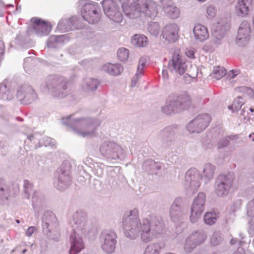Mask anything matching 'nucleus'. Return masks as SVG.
Masks as SVG:
<instances>
[{"label":"nucleus","mask_w":254,"mask_h":254,"mask_svg":"<svg viewBox=\"0 0 254 254\" xmlns=\"http://www.w3.org/2000/svg\"><path fill=\"white\" fill-rule=\"evenodd\" d=\"M63 124L71 128L77 135L85 137L95 134L100 126V121L91 117L75 118L74 115L62 118Z\"/></svg>","instance_id":"obj_1"},{"label":"nucleus","mask_w":254,"mask_h":254,"mask_svg":"<svg viewBox=\"0 0 254 254\" xmlns=\"http://www.w3.org/2000/svg\"><path fill=\"white\" fill-rule=\"evenodd\" d=\"M123 11L131 19L137 18L142 15L153 19L158 13L156 3L148 0H136V2L130 6L123 2Z\"/></svg>","instance_id":"obj_2"},{"label":"nucleus","mask_w":254,"mask_h":254,"mask_svg":"<svg viewBox=\"0 0 254 254\" xmlns=\"http://www.w3.org/2000/svg\"><path fill=\"white\" fill-rule=\"evenodd\" d=\"M190 105V99L186 92L172 94L167 99L166 104L162 107V111L167 115L175 114L186 109Z\"/></svg>","instance_id":"obj_3"},{"label":"nucleus","mask_w":254,"mask_h":254,"mask_svg":"<svg viewBox=\"0 0 254 254\" xmlns=\"http://www.w3.org/2000/svg\"><path fill=\"white\" fill-rule=\"evenodd\" d=\"M76 4L81 6L83 18L90 24L97 23L101 19L100 8L97 2L90 0H79Z\"/></svg>","instance_id":"obj_4"},{"label":"nucleus","mask_w":254,"mask_h":254,"mask_svg":"<svg viewBox=\"0 0 254 254\" xmlns=\"http://www.w3.org/2000/svg\"><path fill=\"white\" fill-rule=\"evenodd\" d=\"M46 86L55 98H63L67 95L66 81L62 76L50 75L46 78Z\"/></svg>","instance_id":"obj_5"},{"label":"nucleus","mask_w":254,"mask_h":254,"mask_svg":"<svg viewBox=\"0 0 254 254\" xmlns=\"http://www.w3.org/2000/svg\"><path fill=\"white\" fill-rule=\"evenodd\" d=\"M100 152L108 161L122 159L125 157L124 149L116 142L110 140L105 141L101 144Z\"/></svg>","instance_id":"obj_6"},{"label":"nucleus","mask_w":254,"mask_h":254,"mask_svg":"<svg viewBox=\"0 0 254 254\" xmlns=\"http://www.w3.org/2000/svg\"><path fill=\"white\" fill-rule=\"evenodd\" d=\"M70 169V163L64 161L57 170L55 175L57 182H55V186L60 191L67 189L71 184Z\"/></svg>","instance_id":"obj_7"},{"label":"nucleus","mask_w":254,"mask_h":254,"mask_svg":"<svg viewBox=\"0 0 254 254\" xmlns=\"http://www.w3.org/2000/svg\"><path fill=\"white\" fill-rule=\"evenodd\" d=\"M233 177L230 173L221 174L216 179L214 185V191L219 197H224L228 195L233 186Z\"/></svg>","instance_id":"obj_8"},{"label":"nucleus","mask_w":254,"mask_h":254,"mask_svg":"<svg viewBox=\"0 0 254 254\" xmlns=\"http://www.w3.org/2000/svg\"><path fill=\"white\" fill-rule=\"evenodd\" d=\"M15 91L16 98L22 104H30L37 98L35 91L28 83H21L17 85Z\"/></svg>","instance_id":"obj_9"},{"label":"nucleus","mask_w":254,"mask_h":254,"mask_svg":"<svg viewBox=\"0 0 254 254\" xmlns=\"http://www.w3.org/2000/svg\"><path fill=\"white\" fill-rule=\"evenodd\" d=\"M179 129V126L173 125L166 127L160 131L158 138L163 148H169L174 145Z\"/></svg>","instance_id":"obj_10"},{"label":"nucleus","mask_w":254,"mask_h":254,"mask_svg":"<svg viewBox=\"0 0 254 254\" xmlns=\"http://www.w3.org/2000/svg\"><path fill=\"white\" fill-rule=\"evenodd\" d=\"M211 120V118L209 114H199L188 124L187 129L190 133H200L206 129Z\"/></svg>","instance_id":"obj_11"},{"label":"nucleus","mask_w":254,"mask_h":254,"mask_svg":"<svg viewBox=\"0 0 254 254\" xmlns=\"http://www.w3.org/2000/svg\"><path fill=\"white\" fill-rule=\"evenodd\" d=\"M200 177V173L196 169H190L186 173L185 177L184 185L186 189L192 193L197 191L201 185Z\"/></svg>","instance_id":"obj_12"},{"label":"nucleus","mask_w":254,"mask_h":254,"mask_svg":"<svg viewBox=\"0 0 254 254\" xmlns=\"http://www.w3.org/2000/svg\"><path fill=\"white\" fill-rule=\"evenodd\" d=\"M102 5L105 14L111 20L117 23L122 21L123 16L116 2L113 0H104Z\"/></svg>","instance_id":"obj_13"},{"label":"nucleus","mask_w":254,"mask_h":254,"mask_svg":"<svg viewBox=\"0 0 254 254\" xmlns=\"http://www.w3.org/2000/svg\"><path fill=\"white\" fill-rule=\"evenodd\" d=\"M206 195L204 192H199L195 197L190 209V220L191 222H196L200 218L204 210Z\"/></svg>","instance_id":"obj_14"},{"label":"nucleus","mask_w":254,"mask_h":254,"mask_svg":"<svg viewBox=\"0 0 254 254\" xmlns=\"http://www.w3.org/2000/svg\"><path fill=\"white\" fill-rule=\"evenodd\" d=\"M168 68L171 71L180 75L184 74L188 68L187 64L179 51H175L172 59L169 61Z\"/></svg>","instance_id":"obj_15"},{"label":"nucleus","mask_w":254,"mask_h":254,"mask_svg":"<svg viewBox=\"0 0 254 254\" xmlns=\"http://www.w3.org/2000/svg\"><path fill=\"white\" fill-rule=\"evenodd\" d=\"M251 26L246 21H243L238 30L237 36L236 39V44L241 47L247 45L251 39Z\"/></svg>","instance_id":"obj_16"},{"label":"nucleus","mask_w":254,"mask_h":254,"mask_svg":"<svg viewBox=\"0 0 254 254\" xmlns=\"http://www.w3.org/2000/svg\"><path fill=\"white\" fill-rule=\"evenodd\" d=\"M31 21L32 26L30 28V31L38 36L48 35L51 30L52 26L49 22L43 20L40 18H32Z\"/></svg>","instance_id":"obj_17"},{"label":"nucleus","mask_w":254,"mask_h":254,"mask_svg":"<svg viewBox=\"0 0 254 254\" xmlns=\"http://www.w3.org/2000/svg\"><path fill=\"white\" fill-rule=\"evenodd\" d=\"M116 234L112 231H105L101 236L102 249L107 253H113L115 249Z\"/></svg>","instance_id":"obj_18"},{"label":"nucleus","mask_w":254,"mask_h":254,"mask_svg":"<svg viewBox=\"0 0 254 254\" xmlns=\"http://www.w3.org/2000/svg\"><path fill=\"white\" fill-rule=\"evenodd\" d=\"M179 28L176 23H170L166 25L162 31V38L169 43H174L178 39Z\"/></svg>","instance_id":"obj_19"},{"label":"nucleus","mask_w":254,"mask_h":254,"mask_svg":"<svg viewBox=\"0 0 254 254\" xmlns=\"http://www.w3.org/2000/svg\"><path fill=\"white\" fill-rule=\"evenodd\" d=\"M182 203V198L177 197L171 205L170 209V217L172 221H179L183 217L184 212Z\"/></svg>","instance_id":"obj_20"},{"label":"nucleus","mask_w":254,"mask_h":254,"mask_svg":"<svg viewBox=\"0 0 254 254\" xmlns=\"http://www.w3.org/2000/svg\"><path fill=\"white\" fill-rule=\"evenodd\" d=\"M13 194L12 186L3 178L0 179V204H6Z\"/></svg>","instance_id":"obj_21"},{"label":"nucleus","mask_w":254,"mask_h":254,"mask_svg":"<svg viewBox=\"0 0 254 254\" xmlns=\"http://www.w3.org/2000/svg\"><path fill=\"white\" fill-rule=\"evenodd\" d=\"M32 205L34 210L35 217H37L39 211L45 206V197L40 191H34L31 198Z\"/></svg>","instance_id":"obj_22"},{"label":"nucleus","mask_w":254,"mask_h":254,"mask_svg":"<svg viewBox=\"0 0 254 254\" xmlns=\"http://www.w3.org/2000/svg\"><path fill=\"white\" fill-rule=\"evenodd\" d=\"M70 40L67 34L61 35H51L47 41V46L48 48H57L61 47L65 43H67Z\"/></svg>","instance_id":"obj_23"},{"label":"nucleus","mask_w":254,"mask_h":254,"mask_svg":"<svg viewBox=\"0 0 254 254\" xmlns=\"http://www.w3.org/2000/svg\"><path fill=\"white\" fill-rule=\"evenodd\" d=\"M30 28L27 31H20L14 40V43L17 49H27L30 47V39L29 32Z\"/></svg>","instance_id":"obj_24"},{"label":"nucleus","mask_w":254,"mask_h":254,"mask_svg":"<svg viewBox=\"0 0 254 254\" xmlns=\"http://www.w3.org/2000/svg\"><path fill=\"white\" fill-rule=\"evenodd\" d=\"M226 31V26L222 22L219 21L217 23L212 32L213 42L215 44L219 45L222 43Z\"/></svg>","instance_id":"obj_25"},{"label":"nucleus","mask_w":254,"mask_h":254,"mask_svg":"<svg viewBox=\"0 0 254 254\" xmlns=\"http://www.w3.org/2000/svg\"><path fill=\"white\" fill-rule=\"evenodd\" d=\"M242 205V200L238 199L235 200L233 205L223 215V220L225 221L226 222H233L235 221L236 217V212L240 208Z\"/></svg>","instance_id":"obj_26"},{"label":"nucleus","mask_w":254,"mask_h":254,"mask_svg":"<svg viewBox=\"0 0 254 254\" xmlns=\"http://www.w3.org/2000/svg\"><path fill=\"white\" fill-rule=\"evenodd\" d=\"M193 33L195 39L200 42L204 41L209 37L207 28L200 24H195Z\"/></svg>","instance_id":"obj_27"},{"label":"nucleus","mask_w":254,"mask_h":254,"mask_svg":"<svg viewBox=\"0 0 254 254\" xmlns=\"http://www.w3.org/2000/svg\"><path fill=\"white\" fill-rule=\"evenodd\" d=\"M215 167L211 163H207L204 165L201 174V179L205 184L208 183L214 177Z\"/></svg>","instance_id":"obj_28"},{"label":"nucleus","mask_w":254,"mask_h":254,"mask_svg":"<svg viewBox=\"0 0 254 254\" xmlns=\"http://www.w3.org/2000/svg\"><path fill=\"white\" fill-rule=\"evenodd\" d=\"M252 0H238L236 6V12L239 16L244 17L248 14L249 7Z\"/></svg>","instance_id":"obj_29"},{"label":"nucleus","mask_w":254,"mask_h":254,"mask_svg":"<svg viewBox=\"0 0 254 254\" xmlns=\"http://www.w3.org/2000/svg\"><path fill=\"white\" fill-rule=\"evenodd\" d=\"M74 17L68 19H61L58 23L57 29L62 33L66 32L72 30L74 27Z\"/></svg>","instance_id":"obj_30"},{"label":"nucleus","mask_w":254,"mask_h":254,"mask_svg":"<svg viewBox=\"0 0 254 254\" xmlns=\"http://www.w3.org/2000/svg\"><path fill=\"white\" fill-rule=\"evenodd\" d=\"M102 70L110 75L117 76L123 72V67L120 64L107 63L103 65Z\"/></svg>","instance_id":"obj_31"},{"label":"nucleus","mask_w":254,"mask_h":254,"mask_svg":"<svg viewBox=\"0 0 254 254\" xmlns=\"http://www.w3.org/2000/svg\"><path fill=\"white\" fill-rule=\"evenodd\" d=\"M39 134L36 133H34V134H31L27 135V138L30 140L31 141L34 139H36L39 140V146H51L53 147L55 145V140L53 138L49 137H44L42 139L39 140L38 138Z\"/></svg>","instance_id":"obj_32"},{"label":"nucleus","mask_w":254,"mask_h":254,"mask_svg":"<svg viewBox=\"0 0 254 254\" xmlns=\"http://www.w3.org/2000/svg\"><path fill=\"white\" fill-rule=\"evenodd\" d=\"M146 60L145 58L140 59L135 75L131 79V86L134 87L136 85L138 80L144 74L143 69L146 65Z\"/></svg>","instance_id":"obj_33"},{"label":"nucleus","mask_w":254,"mask_h":254,"mask_svg":"<svg viewBox=\"0 0 254 254\" xmlns=\"http://www.w3.org/2000/svg\"><path fill=\"white\" fill-rule=\"evenodd\" d=\"M13 97V92L11 89L4 82L0 83V99L10 101Z\"/></svg>","instance_id":"obj_34"},{"label":"nucleus","mask_w":254,"mask_h":254,"mask_svg":"<svg viewBox=\"0 0 254 254\" xmlns=\"http://www.w3.org/2000/svg\"><path fill=\"white\" fill-rule=\"evenodd\" d=\"M163 8L167 16L171 19H176L180 15V9L174 4H164Z\"/></svg>","instance_id":"obj_35"},{"label":"nucleus","mask_w":254,"mask_h":254,"mask_svg":"<svg viewBox=\"0 0 254 254\" xmlns=\"http://www.w3.org/2000/svg\"><path fill=\"white\" fill-rule=\"evenodd\" d=\"M99 84V81L96 79L86 78L83 79L81 86L85 91H93L97 89Z\"/></svg>","instance_id":"obj_36"},{"label":"nucleus","mask_w":254,"mask_h":254,"mask_svg":"<svg viewBox=\"0 0 254 254\" xmlns=\"http://www.w3.org/2000/svg\"><path fill=\"white\" fill-rule=\"evenodd\" d=\"M138 211L136 208L126 211L123 217L122 222H139Z\"/></svg>","instance_id":"obj_37"},{"label":"nucleus","mask_w":254,"mask_h":254,"mask_svg":"<svg viewBox=\"0 0 254 254\" xmlns=\"http://www.w3.org/2000/svg\"><path fill=\"white\" fill-rule=\"evenodd\" d=\"M131 44L136 47H144L147 46L148 41L147 38L140 34L134 35L131 40Z\"/></svg>","instance_id":"obj_38"},{"label":"nucleus","mask_w":254,"mask_h":254,"mask_svg":"<svg viewBox=\"0 0 254 254\" xmlns=\"http://www.w3.org/2000/svg\"><path fill=\"white\" fill-rule=\"evenodd\" d=\"M70 240L72 244L69 250V254H76L84 248L83 243L81 239H76L71 237Z\"/></svg>","instance_id":"obj_39"},{"label":"nucleus","mask_w":254,"mask_h":254,"mask_svg":"<svg viewBox=\"0 0 254 254\" xmlns=\"http://www.w3.org/2000/svg\"><path fill=\"white\" fill-rule=\"evenodd\" d=\"M220 214L217 210H212L205 213L203 217L204 222H215L220 221Z\"/></svg>","instance_id":"obj_40"},{"label":"nucleus","mask_w":254,"mask_h":254,"mask_svg":"<svg viewBox=\"0 0 254 254\" xmlns=\"http://www.w3.org/2000/svg\"><path fill=\"white\" fill-rule=\"evenodd\" d=\"M138 225L142 229L141 237L142 241L146 243L149 242L151 239L150 234V223H138Z\"/></svg>","instance_id":"obj_41"},{"label":"nucleus","mask_w":254,"mask_h":254,"mask_svg":"<svg viewBox=\"0 0 254 254\" xmlns=\"http://www.w3.org/2000/svg\"><path fill=\"white\" fill-rule=\"evenodd\" d=\"M39 216V214L37 217V221L41 220L42 222H55L56 221V218L55 214L51 211H45L40 219L38 218Z\"/></svg>","instance_id":"obj_42"},{"label":"nucleus","mask_w":254,"mask_h":254,"mask_svg":"<svg viewBox=\"0 0 254 254\" xmlns=\"http://www.w3.org/2000/svg\"><path fill=\"white\" fill-rule=\"evenodd\" d=\"M226 72V69L223 67L220 66L214 67L211 76L217 80L221 79L224 75H225Z\"/></svg>","instance_id":"obj_43"},{"label":"nucleus","mask_w":254,"mask_h":254,"mask_svg":"<svg viewBox=\"0 0 254 254\" xmlns=\"http://www.w3.org/2000/svg\"><path fill=\"white\" fill-rule=\"evenodd\" d=\"M32 184L28 180H25L23 181V190H24V194L23 197L27 198V199L29 198L30 195L33 193L34 191L32 190Z\"/></svg>","instance_id":"obj_44"},{"label":"nucleus","mask_w":254,"mask_h":254,"mask_svg":"<svg viewBox=\"0 0 254 254\" xmlns=\"http://www.w3.org/2000/svg\"><path fill=\"white\" fill-rule=\"evenodd\" d=\"M147 30L151 35L157 36L160 30L159 25L157 22H150L148 24Z\"/></svg>","instance_id":"obj_45"},{"label":"nucleus","mask_w":254,"mask_h":254,"mask_svg":"<svg viewBox=\"0 0 254 254\" xmlns=\"http://www.w3.org/2000/svg\"><path fill=\"white\" fill-rule=\"evenodd\" d=\"M73 217L74 222H83L86 220L87 213L83 210H78L74 214Z\"/></svg>","instance_id":"obj_46"},{"label":"nucleus","mask_w":254,"mask_h":254,"mask_svg":"<svg viewBox=\"0 0 254 254\" xmlns=\"http://www.w3.org/2000/svg\"><path fill=\"white\" fill-rule=\"evenodd\" d=\"M125 235L128 238H134L137 234V231L130 225L127 223L125 226Z\"/></svg>","instance_id":"obj_47"},{"label":"nucleus","mask_w":254,"mask_h":254,"mask_svg":"<svg viewBox=\"0 0 254 254\" xmlns=\"http://www.w3.org/2000/svg\"><path fill=\"white\" fill-rule=\"evenodd\" d=\"M129 56L128 50L125 48H120L117 52V56L119 60L121 61H126Z\"/></svg>","instance_id":"obj_48"},{"label":"nucleus","mask_w":254,"mask_h":254,"mask_svg":"<svg viewBox=\"0 0 254 254\" xmlns=\"http://www.w3.org/2000/svg\"><path fill=\"white\" fill-rule=\"evenodd\" d=\"M244 101L242 97H238L234 100L231 106L228 107L229 109H234L235 110H240L242 105L244 104Z\"/></svg>","instance_id":"obj_49"},{"label":"nucleus","mask_w":254,"mask_h":254,"mask_svg":"<svg viewBox=\"0 0 254 254\" xmlns=\"http://www.w3.org/2000/svg\"><path fill=\"white\" fill-rule=\"evenodd\" d=\"M153 161L152 159L147 160H146L142 164V169L148 172L149 174H156V172H155V166H152L150 165L151 163H149L148 162Z\"/></svg>","instance_id":"obj_50"},{"label":"nucleus","mask_w":254,"mask_h":254,"mask_svg":"<svg viewBox=\"0 0 254 254\" xmlns=\"http://www.w3.org/2000/svg\"><path fill=\"white\" fill-rule=\"evenodd\" d=\"M229 136L225 137L221 139L217 144V149H221L227 147L229 144Z\"/></svg>","instance_id":"obj_51"},{"label":"nucleus","mask_w":254,"mask_h":254,"mask_svg":"<svg viewBox=\"0 0 254 254\" xmlns=\"http://www.w3.org/2000/svg\"><path fill=\"white\" fill-rule=\"evenodd\" d=\"M33 59L32 57H26L24 60L23 67L25 70L26 71V69H28L33 64Z\"/></svg>","instance_id":"obj_52"},{"label":"nucleus","mask_w":254,"mask_h":254,"mask_svg":"<svg viewBox=\"0 0 254 254\" xmlns=\"http://www.w3.org/2000/svg\"><path fill=\"white\" fill-rule=\"evenodd\" d=\"M108 171L110 172V175L111 177H114L117 175V174L119 171V168L118 167H109Z\"/></svg>","instance_id":"obj_53"},{"label":"nucleus","mask_w":254,"mask_h":254,"mask_svg":"<svg viewBox=\"0 0 254 254\" xmlns=\"http://www.w3.org/2000/svg\"><path fill=\"white\" fill-rule=\"evenodd\" d=\"M206 12L210 17H213L215 15L216 9L213 6H209L206 9Z\"/></svg>","instance_id":"obj_54"},{"label":"nucleus","mask_w":254,"mask_h":254,"mask_svg":"<svg viewBox=\"0 0 254 254\" xmlns=\"http://www.w3.org/2000/svg\"><path fill=\"white\" fill-rule=\"evenodd\" d=\"M240 73L239 70H232L229 71L227 74L228 78L230 79L235 78Z\"/></svg>","instance_id":"obj_55"},{"label":"nucleus","mask_w":254,"mask_h":254,"mask_svg":"<svg viewBox=\"0 0 254 254\" xmlns=\"http://www.w3.org/2000/svg\"><path fill=\"white\" fill-rule=\"evenodd\" d=\"M144 254H158L157 252L153 246L147 247Z\"/></svg>","instance_id":"obj_56"},{"label":"nucleus","mask_w":254,"mask_h":254,"mask_svg":"<svg viewBox=\"0 0 254 254\" xmlns=\"http://www.w3.org/2000/svg\"><path fill=\"white\" fill-rule=\"evenodd\" d=\"M148 162L151 163V165L155 166V171L160 170L161 168H162V165L160 163L156 162L154 161H151Z\"/></svg>","instance_id":"obj_57"},{"label":"nucleus","mask_w":254,"mask_h":254,"mask_svg":"<svg viewBox=\"0 0 254 254\" xmlns=\"http://www.w3.org/2000/svg\"><path fill=\"white\" fill-rule=\"evenodd\" d=\"M161 220L160 217L152 216L149 218V220H147V222H160Z\"/></svg>","instance_id":"obj_58"},{"label":"nucleus","mask_w":254,"mask_h":254,"mask_svg":"<svg viewBox=\"0 0 254 254\" xmlns=\"http://www.w3.org/2000/svg\"><path fill=\"white\" fill-rule=\"evenodd\" d=\"M120 2L122 5V7L123 2L126 3L128 5V6H130V5H133V3L136 2L135 0H120Z\"/></svg>","instance_id":"obj_59"},{"label":"nucleus","mask_w":254,"mask_h":254,"mask_svg":"<svg viewBox=\"0 0 254 254\" xmlns=\"http://www.w3.org/2000/svg\"><path fill=\"white\" fill-rule=\"evenodd\" d=\"M36 230V228L35 227H29L26 232V235L27 236H31Z\"/></svg>","instance_id":"obj_60"},{"label":"nucleus","mask_w":254,"mask_h":254,"mask_svg":"<svg viewBox=\"0 0 254 254\" xmlns=\"http://www.w3.org/2000/svg\"><path fill=\"white\" fill-rule=\"evenodd\" d=\"M187 56L190 58H194V52L193 50L188 49L186 51Z\"/></svg>","instance_id":"obj_61"},{"label":"nucleus","mask_w":254,"mask_h":254,"mask_svg":"<svg viewBox=\"0 0 254 254\" xmlns=\"http://www.w3.org/2000/svg\"><path fill=\"white\" fill-rule=\"evenodd\" d=\"M5 9V5L4 4L2 1L0 0V16H3Z\"/></svg>","instance_id":"obj_62"},{"label":"nucleus","mask_w":254,"mask_h":254,"mask_svg":"<svg viewBox=\"0 0 254 254\" xmlns=\"http://www.w3.org/2000/svg\"><path fill=\"white\" fill-rule=\"evenodd\" d=\"M183 79L184 80L185 83L189 84L190 83L191 81V77L190 75L187 74L183 77Z\"/></svg>","instance_id":"obj_63"},{"label":"nucleus","mask_w":254,"mask_h":254,"mask_svg":"<svg viewBox=\"0 0 254 254\" xmlns=\"http://www.w3.org/2000/svg\"><path fill=\"white\" fill-rule=\"evenodd\" d=\"M0 148H1V150L0 151V155L2 156H4L6 154L7 151L5 149V147L3 145L1 144V143L0 142Z\"/></svg>","instance_id":"obj_64"}]
</instances>
